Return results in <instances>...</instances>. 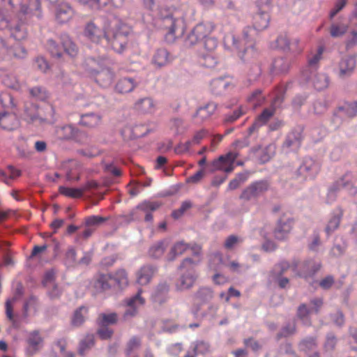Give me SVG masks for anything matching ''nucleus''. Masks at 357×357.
I'll list each match as a JSON object with an SVG mask.
<instances>
[{
    "instance_id": "1",
    "label": "nucleus",
    "mask_w": 357,
    "mask_h": 357,
    "mask_svg": "<svg viewBox=\"0 0 357 357\" xmlns=\"http://www.w3.org/2000/svg\"><path fill=\"white\" fill-rule=\"evenodd\" d=\"M131 29L121 22L115 20L105 31V38L109 47L118 53H121L127 46Z\"/></svg>"
},
{
    "instance_id": "2",
    "label": "nucleus",
    "mask_w": 357,
    "mask_h": 357,
    "mask_svg": "<svg viewBox=\"0 0 357 357\" xmlns=\"http://www.w3.org/2000/svg\"><path fill=\"white\" fill-rule=\"evenodd\" d=\"M83 68L86 75L99 86L106 88L112 84L114 78V73L109 68L104 67L96 59H87L83 63Z\"/></svg>"
},
{
    "instance_id": "3",
    "label": "nucleus",
    "mask_w": 357,
    "mask_h": 357,
    "mask_svg": "<svg viewBox=\"0 0 357 357\" xmlns=\"http://www.w3.org/2000/svg\"><path fill=\"white\" fill-rule=\"evenodd\" d=\"M214 29V25L212 22L200 23L197 24L188 35L185 45L187 47H191L199 43L204 39V47L209 52L213 51L217 47V41L213 38L207 36Z\"/></svg>"
},
{
    "instance_id": "4",
    "label": "nucleus",
    "mask_w": 357,
    "mask_h": 357,
    "mask_svg": "<svg viewBox=\"0 0 357 357\" xmlns=\"http://www.w3.org/2000/svg\"><path fill=\"white\" fill-rule=\"evenodd\" d=\"M199 262V260L195 261L190 258L183 260L180 266L181 277L176 284L178 289L185 290L193 286L197 277L195 268Z\"/></svg>"
},
{
    "instance_id": "5",
    "label": "nucleus",
    "mask_w": 357,
    "mask_h": 357,
    "mask_svg": "<svg viewBox=\"0 0 357 357\" xmlns=\"http://www.w3.org/2000/svg\"><path fill=\"white\" fill-rule=\"evenodd\" d=\"M282 265L283 270L289 268L299 276L305 278L313 275L321 267L319 262L313 260H307L302 263H294L291 266H289L287 262H282Z\"/></svg>"
},
{
    "instance_id": "6",
    "label": "nucleus",
    "mask_w": 357,
    "mask_h": 357,
    "mask_svg": "<svg viewBox=\"0 0 357 357\" xmlns=\"http://www.w3.org/2000/svg\"><path fill=\"white\" fill-rule=\"evenodd\" d=\"M320 165L312 158H306L296 171V176L302 181L313 179L319 173Z\"/></svg>"
},
{
    "instance_id": "7",
    "label": "nucleus",
    "mask_w": 357,
    "mask_h": 357,
    "mask_svg": "<svg viewBox=\"0 0 357 357\" xmlns=\"http://www.w3.org/2000/svg\"><path fill=\"white\" fill-rule=\"evenodd\" d=\"M238 153L229 152L226 155L220 156L212 163V171H222L227 173L232 172L234 169V161Z\"/></svg>"
},
{
    "instance_id": "8",
    "label": "nucleus",
    "mask_w": 357,
    "mask_h": 357,
    "mask_svg": "<svg viewBox=\"0 0 357 357\" xmlns=\"http://www.w3.org/2000/svg\"><path fill=\"white\" fill-rule=\"evenodd\" d=\"M268 184L264 181L255 182L243 190L240 199L245 201H250L257 198L268 190Z\"/></svg>"
},
{
    "instance_id": "9",
    "label": "nucleus",
    "mask_w": 357,
    "mask_h": 357,
    "mask_svg": "<svg viewBox=\"0 0 357 357\" xmlns=\"http://www.w3.org/2000/svg\"><path fill=\"white\" fill-rule=\"evenodd\" d=\"M156 15L159 20L163 22V27L168 30L169 33L176 34L178 28L179 20L173 17L167 9L162 8H158Z\"/></svg>"
},
{
    "instance_id": "10",
    "label": "nucleus",
    "mask_w": 357,
    "mask_h": 357,
    "mask_svg": "<svg viewBox=\"0 0 357 357\" xmlns=\"http://www.w3.org/2000/svg\"><path fill=\"white\" fill-rule=\"evenodd\" d=\"M356 67V59L351 56H345L342 58L336 68L339 77L343 78L350 76Z\"/></svg>"
},
{
    "instance_id": "11",
    "label": "nucleus",
    "mask_w": 357,
    "mask_h": 357,
    "mask_svg": "<svg viewBox=\"0 0 357 357\" xmlns=\"http://www.w3.org/2000/svg\"><path fill=\"white\" fill-rule=\"evenodd\" d=\"M293 220L291 218H281L278 220L273 231V235L278 240H284L291 232Z\"/></svg>"
},
{
    "instance_id": "12",
    "label": "nucleus",
    "mask_w": 357,
    "mask_h": 357,
    "mask_svg": "<svg viewBox=\"0 0 357 357\" xmlns=\"http://www.w3.org/2000/svg\"><path fill=\"white\" fill-rule=\"evenodd\" d=\"M22 118L29 123L40 124L44 119L40 115L37 107L33 103H26Z\"/></svg>"
},
{
    "instance_id": "13",
    "label": "nucleus",
    "mask_w": 357,
    "mask_h": 357,
    "mask_svg": "<svg viewBox=\"0 0 357 357\" xmlns=\"http://www.w3.org/2000/svg\"><path fill=\"white\" fill-rule=\"evenodd\" d=\"M43 338L38 331H32L28 334L26 338L27 347L26 353L33 355L40 350L43 346Z\"/></svg>"
},
{
    "instance_id": "14",
    "label": "nucleus",
    "mask_w": 357,
    "mask_h": 357,
    "mask_svg": "<svg viewBox=\"0 0 357 357\" xmlns=\"http://www.w3.org/2000/svg\"><path fill=\"white\" fill-rule=\"evenodd\" d=\"M124 1L125 0H79L81 4L92 9H101L108 6L120 7Z\"/></svg>"
},
{
    "instance_id": "15",
    "label": "nucleus",
    "mask_w": 357,
    "mask_h": 357,
    "mask_svg": "<svg viewBox=\"0 0 357 357\" xmlns=\"http://www.w3.org/2000/svg\"><path fill=\"white\" fill-rule=\"evenodd\" d=\"M78 132V129L73 126L64 125L56 127L54 135L59 139H72L77 136Z\"/></svg>"
},
{
    "instance_id": "16",
    "label": "nucleus",
    "mask_w": 357,
    "mask_h": 357,
    "mask_svg": "<svg viewBox=\"0 0 357 357\" xmlns=\"http://www.w3.org/2000/svg\"><path fill=\"white\" fill-rule=\"evenodd\" d=\"M135 109L142 114H153L156 111L157 103L150 98L146 97L138 100L135 105Z\"/></svg>"
},
{
    "instance_id": "17",
    "label": "nucleus",
    "mask_w": 357,
    "mask_h": 357,
    "mask_svg": "<svg viewBox=\"0 0 357 357\" xmlns=\"http://www.w3.org/2000/svg\"><path fill=\"white\" fill-rule=\"evenodd\" d=\"M84 36L93 43H98L103 37L105 38V31L90 22L85 27Z\"/></svg>"
},
{
    "instance_id": "18",
    "label": "nucleus",
    "mask_w": 357,
    "mask_h": 357,
    "mask_svg": "<svg viewBox=\"0 0 357 357\" xmlns=\"http://www.w3.org/2000/svg\"><path fill=\"white\" fill-rule=\"evenodd\" d=\"M216 105L213 102L207 104L204 107H199L195 114L193 116L196 123H201L204 120L209 118L215 111Z\"/></svg>"
},
{
    "instance_id": "19",
    "label": "nucleus",
    "mask_w": 357,
    "mask_h": 357,
    "mask_svg": "<svg viewBox=\"0 0 357 357\" xmlns=\"http://www.w3.org/2000/svg\"><path fill=\"white\" fill-rule=\"evenodd\" d=\"M141 291L139 290L137 295L127 301L128 309L125 312V317H132L137 313L139 307L144 304V299L140 296Z\"/></svg>"
},
{
    "instance_id": "20",
    "label": "nucleus",
    "mask_w": 357,
    "mask_h": 357,
    "mask_svg": "<svg viewBox=\"0 0 357 357\" xmlns=\"http://www.w3.org/2000/svg\"><path fill=\"white\" fill-rule=\"evenodd\" d=\"M155 272V268L151 266H142L137 273V282L144 286L148 284Z\"/></svg>"
},
{
    "instance_id": "21",
    "label": "nucleus",
    "mask_w": 357,
    "mask_h": 357,
    "mask_svg": "<svg viewBox=\"0 0 357 357\" xmlns=\"http://www.w3.org/2000/svg\"><path fill=\"white\" fill-rule=\"evenodd\" d=\"M101 120L102 117L98 113H86L81 115L79 124L89 128H93L101 123Z\"/></svg>"
},
{
    "instance_id": "22",
    "label": "nucleus",
    "mask_w": 357,
    "mask_h": 357,
    "mask_svg": "<svg viewBox=\"0 0 357 357\" xmlns=\"http://www.w3.org/2000/svg\"><path fill=\"white\" fill-rule=\"evenodd\" d=\"M278 44L293 53H300L303 50V46L297 38L281 37L278 39Z\"/></svg>"
},
{
    "instance_id": "23",
    "label": "nucleus",
    "mask_w": 357,
    "mask_h": 357,
    "mask_svg": "<svg viewBox=\"0 0 357 357\" xmlns=\"http://www.w3.org/2000/svg\"><path fill=\"white\" fill-rule=\"evenodd\" d=\"M160 206V204L157 202L144 201L136 207V210L141 211L145 214L146 222H151L153 220L151 212L156 211Z\"/></svg>"
},
{
    "instance_id": "24",
    "label": "nucleus",
    "mask_w": 357,
    "mask_h": 357,
    "mask_svg": "<svg viewBox=\"0 0 357 357\" xmlns=\"http://www.w3.org/2000/svg\"><path fill=\"white\" fill-rule=\"evenodd\" d=\"M211 351V347L208 342L198 341L194 343L191 349L188 351L184 357H195L197 354H205Z\"/></svg>"
},
{
    "instance_id": "25",
    "label": "nucleus",
    "mask_w": 357,
    "mask_h": 357,
    "mask_svg": "<svg viewBox=\"0 0 357 357\" xmlns=\"http://www.w3.org/2000/svg\"><path fill=\"white\" fill-rule=\"evenodd\" d=\"M73 14V10L70 6L66 3H62L57 8L56 17L60 23H66L72 18Z\"/></svg>"
},
{
    "instance_id": "26",
    "label": "nucleus",
    "mask_w": 357,
    "mask_h": 357,
    "mask_svg": "<svg viewBox=\"0 0 357 357\" xmlns=\"http://www.w3.org/2000/svg\"><path fill=\"white\" fill-rule=\"evenodd\" d=\"M0 125L3 129L12 130L18 127L19 121L15 114H3L0 115Z\"/></svg>"
},
{
    "instance_id": "27",
    "label": "nucleus",
    "mask_w": 357,
    "mask_h": 357,
    "mask_svg": "<svg viewBox=\"0 0 357 357\" xmlns=\"http://www.w3.org/2000/svg\"><path fill=\"white\" fill-rule=\"evenodd\" d=\"M171 61L169 52L165 49L158 50L153 55V63L158 67H162Z\"/></svg>"
},
{
    "instance_id": "28",
    "label": "nucleus",
    "mask_w": 357,
    "mask_h": 357,
    "mask_svg": "<svg viewBox=\"0 0 357 357\" xmlns=\"http://www.w3.org/2000/svg\"><path fill=\"white\" fill-rule=\"evenodd\" d=\"M190 248V245L183 241L176 242L172 247L168 255L167 259L169 261L174 260L178 256L183 255Z\"/></svg>"
},
{
    "instance_id": "29",
    "label": "nucleus",
    "mask_w": 357,
    "mask_h": 357,
    "mask_svg": "<svg viewBox=\"0 0 357 357\" xmlns=\"http://www.w3.org/2000/svg\"><path fill=\"white\" fill-rule=\"evenodd\" d=\"M136 82L132 78L124 77L117 82L116 90L121 93L131 92L136 86Z\"/></svg>"
},
{
    "instance_id": "30",
    "label": "nucleus",
    "mask_w": 357,
    "mask_h": 357,
    "mask_svg": "<svg viewBox=\"0 0 357 357\" xmlns=\"http://www.w3.org/2000/svg\"><path fill=\"white\" fill-rule=\"evenodd\" d=\"M274 111L275 109L273 107L264 109L255 123L250 127L249 133L251 134L255 129L266 123L267 121L273 116Z\"/></svg>"
},
{
    "instance_id": "31",
    "label": "nucleus",
    "mask_w": 357,
    "mask_h": 357,
    "mask_svg": "<svg viewBox=\"0 0 357 357\" xmlns=\"http://www.w3.org/2000/svg\"><path fill=\"white\" fill-rule=\"evenodd\" d=\"M61 45L64 52L70 57L77 54L78 49L68 36L64 35L61 37Z\"/></svg>"
},
{
    "instance_id": "32",
    "label": "nucleus",
    "mask_w": 357,
    "mask_h": 357,
    "mask_svg": "<svg viewBox=\"0 0 357 357\" xmlns=\"http://www.w3.org/2000/svg\"><path fill=\"white\" fill-rule=\"evenodd\" d=\"M40 0H29L28 4L22 3L21 5V12L24 14H33L36 16H40Z\"/></svg>"
},
{
    "instance_id": "33",
    "label": "nucleus",
    "mask_w": 357,
    "mask_h": 357,
    "mask_svg": "<svg viewBox=\"0 0 357 357\" xmlns=\"http://www.w3.org/2000/svg\"><path fill=\"white\" fill-rule=\"evenodd\" d=\"M112 278L109 275H99L93 282L94 288L97 291L108 289L111 286Z\"/></svg>"
},
{
    "instance_id": "34",
    "label": "nucleus",
    "mask_w": 357,
    "mask_h": 357,
    "mask_svg": "<svg viewBox=\"0 0 357 357\" xmlns=\"http://www.w3.org/2000/svg\"><path fill=\"white\" fill-rule=\"evenodd\" d=\"M312 82L316 89L323 90L328 87L329 79L326 74L317 73L314 76Z\"/></svg>"
},
{
    "instance_id": "35",
    "label": "nucleus",
    "mask_w": 357,
    "mask_h": 357,
    "mask_svg": "<svg viewBox=\"0 0 357 357\" xmlns=\"http://www.w3.org/2000/svg\"><path fill=\"white\" fill-rule=\"evenodd\" d=\"M254 20L255 29L258 30H263L268 25L269 15L266 12L259 13L255 16Z\"/></svg>"
},
{
    "instance_id": "36",
    "label": "nucleus",
    "mask_w": 357,
    "mask_h": 357,
    "mask_svg": "<svg viewBox=\"0 0 357 357\" xmlns=\"http://www.w3.org/2000/svg\"><path fill=\"white\" fill-rule=\"evenodd\" d=\"M167 244L165 241H160L153 245L149 251V256L153 258L162 257L166 250Z\"/></svg>"
},
{
    "instance_id": "37",
    "label": "nucleus",
    "mask_w": 357,
    "mask_h": 357,
    "mask_svg": "<svg viewBox=\"0 0 357 357\" xmlns=\"http://www.w3.org/2000/svg\"><path fill=\"white\" fill-rule=\"evenodd\" d=\"M54 272L53 271H48L46 272L44 279H43V284L44 285L48 287H53L54 289L50 293L51 296L55 297L57 296L59 294V291L56 288V287L54 284Z\"/></svg>"
},
{
    "instance_id": "38",
    "label": "nucleus",
    "mask_w": 357,
    "mask_h": 357,
    "mask_svg": "<svg viewBox=\"0 0 357 357\" xmlns=\"http://www.w3.org/2000/svg\"><path fill=\"white\" fill-rule=\"evenodd\" d=\"M348 30V25L341 23H333L330 28V34L333 38L343 36Z\"/></svg>"
},
{
    "instance_id": "39",
    "label": "nucleus",
    "mask_w": 357,
    "mask_h": 357,
    "mask_svg": "<svg viewBox=\"0 0 357 357\" xmlns=\"http://www.w3.org/2000/svg\"><path fill=\"white\" fill-rule=\"evenodd\" d=\"M300 145V135L294 133L289 134L284 143V147L290 150H296Z\"/></svg>"
},
{
    "instance_id": "40",
    "label": "nucleus",
    "mask_w": 357,
    "mask_h": 357,
    "mask_svg": "<svg viewBox=\"0 0 357 357\" xmlns=\"http://www.w3.org/2000/svg\"><path fill=\"white\" fill-rule=\"evenodd\" d=\"M87 314V309L84 307H81L77 310L73 317L72 324L75 326H80L85 320Z\"/></svg>"
},
{
    "instance_id": "41",
    "label": "nucleus",
    "mask_w": 357,
    "mask_h": 357,
    "mask_svg": "<svg viewBox=\"0 0 357 357\" xmlns=\"http://www.w3.org/2000/svg\"><path fill=\"white\" fill-rule=\"evenodd\" d=\"M117 321V314L114 312L102 313L99 317V324L101 326L114 324Z\"/></svg>"
},
{
    "instance_id": "42",
    "label": "nucleus",
    "mask_w": 357,
    "mask_h": 357,
    "mask_svg": "<svg viewBox=\"0 0 357 357\" xmlns=\"http://www.w3.org/2000/svg\"><path fill=\"white\" fill-rule=\"evenodd\" d=\"M340 112L347 116H354L357 114V101L346 102L340 108Z\"/></svg>"
},
{
    "instance_id": "43",
    "label": "nucleus",
    "mask_w": 357,
    "mask_h": 357,
    "mask_svg": "<svg viewBox=\"0 0 357 357\" xmlns=\"http://www.w3.org/2000/svg\"><path fill=\"white\" fill-rule=\"evenodd\" d=\"M275 153V146L273 144H271L263 149L259 155V160L261 162H268Z\"/></svg>"
},
{
    "instance_id": "44",
    "label": "nucleus",
    "mask_w": 357,
    "mask_h": 357,
    "mask_svg": "<svg viewBox=\"0 0 357 357\" xmlns=\"http://www.w3.org/2000/svg\"><path fill=\"white\" fill-rule=\"evenodd\" d=\"M59 192L61 194L72 197V198H79L83 195V189L80 188H67V187H60Z\"/></svg>"
},
{
    "instance_id": "45",
    "label": "nucleus",
    "mask_w": 357,
    "mask_h": 357,
    "mask_svg": "<svg viewBox=\"0 0 357 357\" xmlns=\"http://www.w3.org/2000/svg\"><path fill=\"white\" fill-rule=\"evenodd\" d=\"M2 83L7 87L18 90L20 89V84L16 77L13 75H5L1 79Z\"/></svg>"
},
{
    "instance_id": "46",
    "label": "nucleus",
    "mask_w": 357,
    "mask_h": 357,
    "mask_svg": "<svg viewBox=\"0 0 357 357\" xmlns=\"http://www.w3.org/2000/svg\"><path fill=\"white\" fill-rule=\"evenodd\" d=\"M213 296V291L211 289L203 287L199 289L196 294V299L199 302H207L212 299Z\"/></svg>"
},
{
    "instance_id": "47",
    "label": "nucleus",
    "mask_w": 357,
    "mask_h": 357,
    "mask_svg": "<svg viewBox=\"0 0 357 357\" xmlns=\"http://www.w3.org/2000/svg\"><path fill=\"white\" fill-rule=\"evenodd\" d=\"M218 308V307L216 304H211L208 307L207 312H200L199 308L197 306H195L192 307V312L195 315H197V316L201 315L202 317H205V316L209 315V316L213 317L216 314Z\"/></svg>"
},
{
    "instance_id": "48",
    "label": "nucleus",
    "mask_w": 357,
    "mask_h": 357,
    "mask_svg": "<svg viewBox=\"0 0 357 357\" xmlns=\"http://www.w3.org/2000/svg\"><path fill=\"white\" fill-rule=\"evenodd\" d=\"M112 280H114L120 287H123L128 283L127 273L124 270L116 271Z\"/></svg>"
},
{
    "instance_id": "49",
    "label": "nucleus",
    "mask_w": 357,
    "mask_h": 357,
    "mask_svg": "<svg viewBox=\"0 0 357 357\" xmlns=\"http://www.w3.org/2000/svg\"><path fill=\"white\" fill-rule=\"evenodd\" d=\"M20 175L18 170L13 167H8L6 172L0 169V178L6 183H8V178H14Z\"/></svg>"
},
{
    "instance_id": "50",
    "label": "nucleus",
    "mask_w": 357,
    "mask_h": 357,
    "mask_svg": "<svg viewBox=\"0 0 357 357\" xmlns=\"http://www.w3.org/2000/svg\"><path fill=\"white\" fill-rule=\"evenodd\" d=\"M94 344V337L93 335H87L80 342L79 352L83 354L85 351L91 348Z\"/></svg>"
},
{
    "instance_id": "51",
    "label": "nucleus",
    "mask_w": 357,
    "mask_h": 357,
    "mask_svg": "<svg viewBox=\"0 0 357 357\" xmlns=\"http://www.w3.org/2000/svg\"><path fill=\"white\" fill-rule=\"evenodd\" d=\"M248 178L246 174H239L235 178L231 180L228 185V188L231 190H235L238 188L243 183H244Z\"/></svg>"
},
{
    "instance_id": "52",
    "label": "nucleus",
    "mask_w": 357,
    "mask_h": 357,
    "mask_svg": "<svg viewBox=\"0 0 357 357\" xmlns=\"http://www.w3.org/2000/svg\"><path fill=\"white\" fill-rule=\"evenodd\" d=\"M29 93L33 97L39 100H45L47 98L46 90L40 86L30 89Z\"/></svg>"
},
{
    "instance_id": "53",
    "label": "nucleus",
    "mask_w": 357,
    "mask_h": 357,
    "mask_svg": "<svg viewBox=\"0 0 357 357\" xmlns=\"http://www.w3.org/2000/svg\"><path fill=\"white\" fill-rule=\"evenodd\" d=\"M10 32L13 37L17 40L25 38L26 36V30L22 25H19L11 29Z\"/></svg>"
},
{
    "instance_id": "54",
    "label": "nucleus",
    "mask_w": 357,
    "mask_h": 357,
    "mask_svg": "<svg viewBox=\"0 0 357 357\" xmlns=\"http://www.w3.org/2000/svg\"><path fill=\"white\" fill-rule=\"evenodd\" d=\"M36 300L31 297L24 305V316L27 317L36 312Z\"/></svg>"
},
{
    "instance_id": "55",
    "label": "nucleus",
    "mask_w": 357,
    "mask_h": 357,
    "mask_svg": "<svg viewBox=\"0 0 357 357\" xmlns=\"http://www.w3.org/2000/svg\"><path fill=\"white\" fill-rule=\"evenodd\" d=\"M0 101L3 107L14 108L16 107L14 98L8 93L0 95Z\"/></svg>"
},
{
    "instance_id": "56",
    "label": "nucleus",
    "mask_w": 357,
    "mask_h": 357,
    "mask_svg": "<svg viewBox=\"0 0 357 357\" xmlns=\"http://www.w3.org/2000/svg\"><path fill=\"white\" fill-rule=\"evenodd\" d=\"M301 349L305 353L311 352L315 350L316 343L314 339L310 338L303 340L300 344Z\"/></svg>"
},
{
    "instance_id": "57",
    "label": "nucleus",
    "mask_w": 357,
    "mask_h": 357,
    "mask_svg": "<svg viewBox=\"0 0 357 357\" xmlns=\"http://www.w3.org/2000/svg\"><path fill=\"white\" fill-rule=\"evenodd\" d=\"M140 340L137 337L131 338L127 343L126 347V353L127 355L130 354L132 351L137 349L140 346Z\"/></svg>"
},
{
    "instance_id": "58",
    "label": "nucleus",
    "mask_w": 357,
    "mask_h": 357,
    "mask_svg": "<svg viewBox=\"0 0 357 357\" xmlns=\"http://www.w3.org/2000/svg\"><path fill=\"white\" fill-rule=\"evenodd\" d=\"M323 47H319L317 52L312 54L308 58V64L311 67H314L321 58Z\"/></svg>"
},
{
    "instance_id": "59",
    "label": "nucleus",
    "mask_w": 357,
    "mask_h": 357,
    "mask_svg": "<svg viewBox=\"0 0 357 357\" xmlns=\"http://www.w3.org/2000/svg\"><path fill=\"white\" fill-rule=\"evenodd\" d=\"M225 45L231 50H238V40L233 35H228L225 38Z\"/></svg>"
},
{
    "instance_id": "60",
    "label": "nucleus",
    "mask_w": 357,
    "mask_h": 357,
    "mask_svg": "<svg viewBox=\"0 0 357 357\" xmlns=\"http://www.w3.org/2000/svg\"><path fill=\"white\" fill-rule=\"evenodd\" d=\"M222 264V258L220 253H215L210 257L209 266L211 269H217Z\"/></svg>"
},
{
    "instance_id": "61",
    "label": "nucleus",
    "mask_w": 357,
    "mask_h": 357,
    "mask_svg": "<svg viewBox=\"0 0 357 357\" xmlns=\"http://www.w3.org/2000/svg\"><path fill=\"white\" fill-rule=\"evenodd\" d=\"M69 165L71 167V169L66 173L68 178L69 180H78L79 176L77 175L75 172V169L79 167L78 162L75 160H70L69 162Z\"/></svg>"
},
{
    "instance_id": "62",
    "label": "nucleus",
    "mask_w": 357,
    "mask_h": 357,
    "mask_svg": "<svg viewBox=\"0 0 357 357\" xmlns=\"http://www.w3.org/2000/svg\"><path fill=\"white\" fill-rule=\"evenodd\" d=\"M193 144L191 141H187L184 143H181L175 147V152L178 154H183L189 151L190 148Z\"/></svg>"
},
{
    "instance_id": "63",
    "label": "nucleus",
    "mask_w": 357,
    "mask_h": 357,
    "mask_svg": "<svg viewBox=\"0 0 357 357\" xmlns=\"http://www.w3.org/2000/svg\"><path fill=\"white\" fill-rule=\"evenodd\" d=\"M192 206V204L189 201H185L182 203L179 209L174 211L172 213V215L175 218H179L181 215H183L188 209H189Z\"/></svg>"
},
{
    "instance_id": "64",
    "label": "nucleus",
    "mask_w": 357,
    "mask_h": 357,
    "mask_svg": "<svg viewBox=\"0 0 357 357\" xmlns=\"http://www.w3.org/2000/svg\"><path fill=\"white\" fill-rule=\"evenodd\" d=\"M357 44V30L352 31L346 41L347 48H351Z\"/></svg>"
}]
</instances>
